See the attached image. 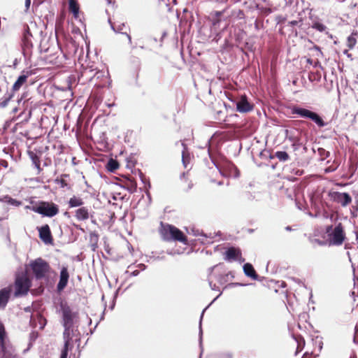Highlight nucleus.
Wrapping results in <instances>:
<instances>
[{
	"label": "nucleus",
	"instance_id": "obj_13",
	"mask_svg": "<svg viewBox=\"0 0 358 358\" xmlns=\"http://www.w3.org/2000/svg\"><path fill=\"white\" fill-rule=\"evenodd\" d=\"M29 323L33 328L39 327V329H43L46 325V320L41 314L38 313L36 315L31 316Z\"/></svg>",
	"mask_w": 358,
	"mask_h": 358
},
{
	"label": "nucleus",
	"instance_id": "obj_50",
	"mask_svg": "<svg viewBox=\"0 0 358 358\" xmlns=\"http://www.w3.org/2000/svg\"><path fill=\"white\" fill-rule=\"evenodd\" d=\"M31 4V0H25V7L28 9Z\"/></svg>",
	"mask_w": 358,
	"mask_h": 358
},
{
	"label": "nucleus",
	"instance_id": "obj_25",
	"mask_svg": "<svg viewBox=\"0 0 358 358\" xmlns=\"http://www.w3.org/2000/svg\"><path fill=\"white\" fill-rule=\"evenodd\" d=\"M358 34L357 31H353L347 38V45L350 49H353L357 44L355 36Z\"/></svg>",
	"mask_w": 358,
	"mask_h": 358
},
{
	"label": "nucleus",
	"instance_id": "obj_61",
	"mask_svg": "<svg viewBox=\"0 0 358 358\" xmlns=\"http://www.w3.org/2000/svg\"><path fill=\"white\" fill-rule=\"evenodd\" d=\"M114 306H115V303H113L112 306H110V308H111V309H113V307H114Z\"/></svg>",
	"mask_w": 358,
	"mask_h": 358
},
{
	"label": "nucleus",
	"instance_id": "obj_29",
	"mask_svg": "<svg viewBox=\"0 0 358 358\" xmlns=\"http://www.w3.org/2000/svg\"><path fill=\"white\" fill-rule=\"evenodd\" d=\"M13 93L7 92L3 96V98L0 100V108H3L6 107L8 104V102L13 98Z\"/></svg>",
	"mask_w": 358,
	"mask_h": 358
},
{
	"label": "nucleus",
	"instance_id": "obj_8",
	"mask_svg": "<svg viewBox=\"0 0 358 358\" xmlns=\"http://www.w3.org/2000/svg\"><path fill=\"white\" fill-rule=\"evenodd\" d=\"M30 280L27 277H18L15 280V296H19L26 294L30 287Z\"/></svg>",
	"mask_w": 358,
	"mask_h": 358
},
{
	"label": "nucleus",
	"instance_id": "obj_52",
	"mask_svg": "<svg viewBox=\"0 0 358 358\" xmlns=\"http://www.w3.org/2000/svg\"><path fill=\"white\" fill-rule=\"evenodd\" d=\"M335 170V169H331V167H328L325 169V172L326 173H329V172H331V171H334Z\"/></svg>",
	"mask_w": 358,
	"mask_h": 358
},
{
	"label": "nucleus",
	"instance_id": "obj_60",
	"mask_svg": "<svg viewBox=\"0 0 358 358\" xmlns=\"http://www.w3.org/2000/svg\"><path fill=\"white\" fill-rule=\"evenodd\" d=\"M347 255H348V256L349 259H350V252H347ZM350 260H351V259H350Z\"/></svg>",
	"mask_w": 358,
	"mask_h": 358
},
{
	"label": "nucleus",
	"instance_id": "obj_56",
	"mask_svg": "<svg viewBox=\"0 0 358 358\" xmlns=\"http://www.w3.org/2000/svg\"><path fill=\"white\" fill-rule=\"evenodd\" d=\"M208 153L210 157L211 158V154H210V148H208Z\"/></svg>",
	"mask_w": 358,
	"mask_h": 358
},
{
	"label": "nucleus",
	"instance_id": "obj_7",
	"mask_svg": "<svg viewBox=\"0 0 358 358\" xmlns=\"http://www.w3.org/2000/svg\"><path fill=\"white\" fill-rule=\"evenodd\" d=\"M213 162L222 176L234 178L239 177L238 169L231 162H224L221 166H218L213 161Z\"/></svg>",
	"mask_w": 358,
	"mask_h": 358
},
{
	"label": "nucleus",
	"instance_id": "obj_36",
	"mask_svg": "<svg viewBox=\"0 0 358 358\" xmlns=\"http://www.w3.org/2000/svg\"><path fill=\"white\" fill-rule=\"evenodd\" d=\"M215 358H232V355L229 352H220L215 355Z\"/></svg>",
	"mask_w": 358,
	"mask_h": 358
},
{
	"label": "nucleus",
	"instance_id": "obj_24",
	"mask_svg": "<svg viewBox=\"0 0 358 358\" xmlns=\"http://www.w3.org/2000/svg\"><path fill=\"white\" fill-rule=\"evenodd\" d=\"M219 266H220V264H217V265H215L208 268V272H209V273H208V284H209V286L210 287L211 289H213V290L220 291L219 287L215 284L213 283V281L210 277L213 274V271L217 269Z\"/></svg>",
	"mask_w": 358,
	"mask_h": 358
},
{
	"label": "nucleus",
	"instance_id": "obj_35",
	"mask_svg": "<svg viewBox=\"0 0 358 358\" xmlns=\"http://www.w3.org/2000/svg\"><path fill=\"white\" fill-rule=\"evenodd\" d=\"M38 334L37 331H33L30 333L29 335V345L31 346L32 345V342L35 341L36 339L38 338Z\"/></svg>",
	"mask_w": 358,
	"mask_h": 358
},
{
	"label": "nucleus",
	"instance_id": "obj_40",
	"mask_svg": "<svg viewBox=\"0 0 358 358\" xmlns=\"http://www.w3.org/2000/svg\"><path fill=\"white\" fill-rule=\"evenodd\" d=\"M334 231L333 225H328L326 227L325 232L328 236V238L329 237V234H331V233Z\"/></svg>",
	"mask_w": 358,
	"mask_h": 358
},
{
	"label": "nucleus",
	"instance_id": "obj_10",
	"mask_svg": "<svg viewBox=\"0 0 358 358\" xmlns=\"http://www.w3.org/2000/svg\"><path fill=\"white\" fill-rule=\"evenodd\" d=\"M31 36L29 28L27 26L24 31L22 38V53L25 57H29L31 55V48L33 47L31 40Z\"/></svg>",
	"mask_w": 358,
	"mask_h": 358
},
{
	"label": "nucleus",
	"instance_id": "obj_63",
	"mask_svg": "<svg viewBox=\"0 0 358 358\" xmlns=\"http://www.w3.org/2000/svg\"><path fill=\"white\" fill-rule=\"evenodd\" d=\"M17 111V108H13V112L15 113Z\"/></svg>",
	"mask_w": 358,
	"mask_h": 358
},
{
	"label": "nucleus",
	"instance_id": "obj_26",
	"mask_svg": "<svg viewBox=\"0 0 358 358\" xmlns=\"http://www.w3.org/2000/svg\"><path fill=\"white\" fill-rule=\"evenodd\" d=\"M119 168V164L117 160L110 159L108 160L107 164H106V169L113 173L115 172L117 169Z\"/></svg>",
	"mask_w": 358,
	"mask_h": 358
},
{
	"label": "nucleus",
	"instance_id": "obj_14",
	"mask_svg": "<svg viewBox=\"0 0 358 358\" xmlns=\"http://www.w3.org/2000/svg\"><path fill=\"white\" fill-rule=\"evenodd\" d=\"M39 237L45 243H50L52 241V237L50 227L45 224L38 228Z\"/></svg>",
	"mask_w": 358,
	"mask_h": 358
},
{
	"label": "nucleus",
	"instance_id": "obj_64",
	"mask_svg": "<svg viewBox=\"0 0 358 358\" xmlns=\"http://www.w3.org/2000/svg\"><path fill=\"white\" fill-rule=\"evenodd\" d=\"M108 1V3H111V1L110 0H106Z\"/></svg>",
	"mask_w": 358,
	"mask_h": 358
},
{
	"label": "nucleus",
	"instance_id": "obj_55",
	"mask_svg": "<svg viewBox=\"0 0 358 358\" xmlns=\"http://www.w3.org/2000/svg\"><path fill=\"white\" fill-rule=\"evenodd\" d=\"M222 294V292H220L218 296H217L213 301V302H214L219 296H220V295Z\"/></svg>",
	"mask_w": 358,
	"mask_h": 358
},
{
	"label": "nucleus",
	"instance_id": "obj_19",
	"mask_svg": "<svg viewBox=\"0 0 358 358\" xmlns=\"http://www.w3.org/2000/svg\"><path fill=\"white\" fill-rule=\"evenodd\" d=\"M244 274L253 280H258L259 275L257 274L253 266L250 263H246L243 266Z\"/></svg>",
	"mask_w": 358,
	"mask_h": 358
},
{
	"label": "nucleus",
	"instance_id": "obj_34",
	"mask_svg": "<svg viewBox=\"0 0 358 358\" xmlns=\"http://www.w3.org/2000/svg\"><path fill=\"white\" fill-rule=\"evenodd\" d=\"M182 145L184 148V150L182 151V162L184 166L187 167V162L188 161L189 156L185 154V150L186 149L185 144L184 143H182Z\"/></svg>",
	"mask_w": 358,
	"mask_h": 358
},
{
	"label": "nucleus",
	"instance_id": "obj_1",
	"mask_svg": "<svg viewBox=\"0 0 358 358\" xmlns=\"http://www.w3.org/2000/svg\"><path fill=\"white\" fill-rule=\"evenodd\" d=\"M159 233L165 241H179L187 243V237L183 232L173 225L161 222Z\"/></svg>",
	"mask_w": 358,
	"mask_h": 358
},
{
	"label": "nucleus",
	"instance_id": "obj_37",
	"mask_svg": "<svg viewBox=\"0 0 358 358\" xmlns=\"http://www.w3.org/2000/svg\"><path fill=\"white\" fill-rule=\"evenodd\" d=\"M5 329L3 324H0V345L4 344Z\"/></svg>",
	"mask_w": 358,
	"mask_h": 358
},
{
	"label": "nucleus",
	"instance_id": "obj_58",
	"mask_svg": "<svg viewBox=\"0 0 358 358\" xmlns=\"http://www.w3.org/2000/svg\"><path fill=\"white\" fill-rule=\"evenodd\" d=\"M102 72H97L96 75H97V78H99V74H101Z\"/></svg>",
	"mask_w": 358,
	"mask_h": 358
},
{
	"label": "nucleus",
	"instance_id": "obj_59",
	"mask_svg": "<svg viewBox=\"0 0 358 358\" xmlns=\"http://www.w3.org/2000/svg\"><path fill=\"white\" fill-rule=\"evenodd\" d=\"M141 178L143 182L145 183L144 179L143 178L142 173H141Z\"/></svg>",
	"mask_w": 358,
	"mask_h": 358
},
{
	"label": "nucleus",
	"instance_id": "obj_62",
	"mask_svg": "<svg viewBox=\"0 0 358 358\" xmlns=\"http://www.w3.org/2000/svg\"><path fill=\"white\" fill-rule=\"evenodd\" d=\"M356 340H357V338H356V336H354V342H355V343H356V342H357V341H356Z\"/></svg>",
	"mask_w": 358,
	"mask_h": 358
},
{
	"label": "nucleus",
	"instance_id": "obj_4",
	"mask_svg": "<svg viewBox=\"0 0 358 358\" xmlns=\"http://www.w3.org/2000/svg\"><path fill=\"white\" fill-rule=\"evenodd\" d=\"M31 210L35 213L49 217H52L59 213L57 205L45 201H41L38 205L32 206Z\"/></svg>",
	"mask_w": 358,
	"mask_h": 358
},
{
	"label": "nucleus",
	"instance_id": "obj_44",
	"mask_svg": "<svg viewBox=\"0 0 358 358\" xmlns=\"http://www.w3.org/2000/svg\"><path fill=\"white\" fill-rule=\"evenodd\" d=\"M301 20L297 21V20H292L289 22V24L292 26H296L298 25L299 22H301Z\"/></svg>",
	"mask_w": 358,
	"mask_h": 358
},
{
	"label": "nucleus",
	"instance_id": "obj_39",
	"mask_svg": "<svg viewBox=\"0 0 358 358\" xmlns=\"http://www.w3.org/2000/svg\"><path fill=\"white\" fill-rule=\"evenodd\" d=\"M136 188H137L136 182L131 181V187L129 188V191L130 192H136Z\"/></svg>",
	"mask_w": 358,
	"mask_h": 358
},
{
	"label": "nucleus",
	"instance_id": "obj_33",
	"mask_svg": "<svg viewBox=\"0 0 358 358\" xmlns=\"http://www.w3.org/2000/svg\"><path fill=\"white\" fill-rule=\"evenodd\" d=\"M312 28L319 31L320 32H323L326 30L327 27L322 23H320L319 22H315L312 24Z\"/></svg>",
	"mask_w": 358,
	"mask_h": 358
},
{
	"label": "nucleus",
	"instance_id": "obj_49",
	"mask_svg": "<svg viewBox=\"0 0 358 358\" xmlns=\"http://www.w3.org/2000/svg\"><path fill=\"white\" fill-rule=\"evenodd\" d=\"M34 166H35V168H36V169H37V171H38L37 173H38H38H41V171H42V169H41V166H40V164H37L34 165Z\"/></svg>",
	"mask_w": 358,
	"mask_h": 358
},
{
	"label": "nucleus",
	"instance_id": "obj_3",
	"mask_svg": "<svg viewBox=\"0 0 358 358\" xmlns=\"http://www.w3.org/2000/svg\"><path fill=\"white\" fill-rule=\"evenodd\" d=\"M30 267L36 280L44 278L50 270L49 264L41 257L31 261Z\"/></svg>",
	"mask_w": 358,
	"mask_h": 358
},
{
	"label": "nucleus",
	"instance_id": "obj_23",
	"mask_svg": "<svg viewBox=\"0 0 358 358\" xmlns=\"http://www.w3.org/2000/svg\"><path fill=\"white\" fill-rule=\"evenodd\" d=\"M28 75L22 74L20 75L17 80L15 82V83L13 85V91H17L20 89V87L24 84L27 80Z\"/></svg>",
	"mask_w": 358,
	"mask_h": 358
},
{
	"label": "nucleus",
	"instance_id": "obj_2",
	"mask_svg": "<svg viewBox=\"0 0 358 358\" xmlns=\"http://www.w3.org/2000/svg\"><path fill=\"white\" fill-rule=\"evenodd\" d=\"M292 113L299 115L301 117L308 118L314 122L319 127H323L327 125L321 116L312 110L301 108L299 106H294L292 108Z\"/></svg>",
	"mask_w": 358,
	"mask_h": 358
},
{
	"label": "nucleus",
	"instance_id": "obj_20",
	"mask_svg": "<svg viewBox=\"0 0 358 358\" xmlns=\"http://www.w3.org/2000/svg\"><path fill=\"white\" fill-rule=\"evenodd\" d=\"M215 278L218 283L222 285L232 280L234 275L231 271H229L226 273H218L215 275Z\"/></svg>",
	"mask_w": 358,
	"mask_h": 358
},
{
	"label": "nucleus",
	"instance_id": "obj_43",
	"mask_svg": "<svg viewBox=\"0 0 358 358\" xmlns=\"http://www.w3.org/2000/svg\"><path fill=\"white\" fill-rule=\"evenodd\" d=\"M244 284L239 283V282H234V283H229L227 286L228 287H234V286H244Z\"/></svg>",
	"mask_w": 358,
	"mask_h": 358
},
{
	"label": "nucleus",
	"instance_id": "obj_21",
	"mask_svg": "<svg viewBox=\"0 0 358 358\" xmlns=\"http://www.w3.org/2000/svg\"><path fill=\"white\" fill-rule=\"evenodd\" d=\"M108 22L110 24L111 29L115 33H120L122 34H124L127 36V38H128L129 43L131 45L132 43H131V36L129 34H128L127 33L122 32V30L125 27L124 23H121V24H119L116 25L115 24H113L111 22L110 19L108 20Z\"/></svg>",
	"mask_w": 358,
	"mask_h": 358
},
{
	"label": "nucleus",
	"instance_id": "obj_9",
	"mask_svg": "<svg viewBox=\"0 0 358 358\" xmlns=\"http://www.w3.org/2000/svg\"><path fill=\"white\" fill-rule=\"evenodd\" d=\"M329 196L333 201L340 203L343 207L352 202V197L347 192H329Z\"/></svg>",
	"mask_w": 358,
	"mask_h": 358
},
{
	"label": "nucleus",
	"instance_id": "obj_46",
	"mask_svg": "<svg viewBox=\"0 0 358 358\" xmlns=\"http://www.w3.org/2000/svg\"><path fill=\"white\" fill-rule=\"evenodd\" d=\"M137 267L138 268H140L141 271H143V270L145 269L146 266L145 264H138Z\"/></svg>",
	"mask_w": 358,
	"mask_h": 358
},
{
	"label": "nucleus",
	"instance_id": "obj_38",
	"mask_svg": "<svg viewBox=\"0 0 358 358\" xmlns=\"http://www.w3.org/2000/svg\"><path fill=\"white\" fill-rule=\"evenodd\" d=\"M207 308H206L203 311H202V313L201 315V317H200V322H199V341H200V344L201 343V339H202V329H201V321H202V319H203V314H204V312L206 310Z\"/></svg>",
	"mask_w": 358,
	"mask_h": 358
},
{
	"label": "nucleus",
	"instance_id": "obj_18",
	"mask_svg": "<svg viewBox=\"0 0 358 358\" xmlns=\"http://www.w3.org/2000/svg\"><path fill=\"white\" fill-rule=\"evenodd\" d=\"M14 350L12 348H7L5 344L0 345V358H15Z\"/></svg>",
	"mask_w": 358,
	"mask_h": 358
},
{
	"label": "nucleus",
	"instance_id": "obj_30",
	"mask_svg": "<svg viewBox=\"0 0 358 358\" xmlns=\"http://www.w3.org/2000/svg\"><path fill=\"white\" fill-rule=\"evenodd\" d=\"M275 155L280 162H286L289 159V155L285 151H277Z\"/></svg>",
	"mask_w": 358,
	"mask_h": 358
},
{
	"label": "nucleus",
	"instance_id": "obj_32",
	"mask_svg": "<svg viewBox=\"0 0 358 358\" xmlns=\"http://www.w3.org/2000/svg\"><path fill=\"white\" fill-rule=\"evenodd\" d=\"M4 201L8 203L10 205L15 206H19L21 205L22 202L20 201H17L15 199H13L10 196H5L4 197Z\"/></svg>",
	"mask_w": 358,
	"mask_h": 358
},
{
	"label": "nucleus",
	"instance_id": "obj_51",
	"mask_svg": "<svg viewBox=\"0 0 358 358\" xmlns=\"http://www.w3.org/2000/svg\"><path fill=\"white\" fill-rule=\"evenodd\" d=\"M61 187H64L67 185L66 182L64 180H60Z\"/></svg>",
	"mask_w": 358,
	"mask_h": 358
},
{
	"label": "nucleus",
	"instance_id": "obj_54",
	"mask_svg": "<svg viewBox=\"0 0 358 358\" xmlns=\"http://www.w3.org/2000/svg\"><path fill=\"white\" fill-rule=\"evenodd\" d=\"M319 152H320V155H322L323 152L324 153L326 152L325 150L322 149H322H319Z\"/></svg>",
	"mask_w": 358,
	"mask_h": 358
},
{
	"label": "nucleus",
	"instance_id": "obj_31",
	"mask_svg": "<svg viewBox=\"0 0 358 358\" xmlns=\"http://www.w3.org/2000/svg\"><path fill=\"white\" fill-rule=\"evenodd\" d=\"M28 155L31 159L34 166L37 164H41L40 157L37 155L36 153L34 152L33 151H28Z\"/></svg>",
	"mask_w": 358,
	"mask_h": 358
},
{
	"label": "nucleus",
	"instance_id": "obj_47",
	"mask_svg": "<svg viewBox=\"0 0 358 358\" xmlns=\"http://www.w3.org/2000/svg\"><path fill=\"white\" fill-rule=\"evenodd\" d=\"M139 271L138 270H135L134 271H132L131 273H130V275L131 276H137L138 274H139Z\"/></svg>",
	"mask_w": 358,
	"mask_h": 358
},
{
	"label": "nucleus",
	"instance_id": "obj_5",
	"mask_svg": "<svg viewBox=\"0 0 358 358\" xmlns=\"http://www.w3.org/2000/svg\"><path fill=\"white\" fill-rule=\"evenodd\" d=\"M60 310L62 317L63 327H73L78 313L73 312L66 303H61Z\"/></svg>",
	"mask_w": 358,
	"mask_h": 358
},
{
	"label": "nucleus",
	"instance_id": "obj_15",
	"mask_svg": "<svg viewBox=\"0 0 358 358\" xmlns=\"http://www.w3.org/2000/svg\"><path fill=\"white\" fill-rule=\"evenodd\" d=\"M63 338L64 340V348H69L73 337L75 336L73 327H64Z\"/></svg>",
	"mask_w": 358,
	"mask_h": 358
},
{
	"label": "nucleus",
	"instance_id": "obj_57",
	"mask_svg": "<svg viewBox=\"0 0 358 358\" xmlns=\"http://www.w3.org/2000/svg\"><path fill=\"white\" fill-rule=\"evenodd\" d=\"M345 249L350 248V245L349 244H345Z\"/></svg>",
	"mask_w": 358,
	"mask_h": 358
},
{
	"label": "nucleus",
	"instance_id": "obj_16",
	"mask_svg": "<svg viewBox=\"0 0 358 358\" xmlns=\"http://www.w3.org/2000/svg\"><path fill=\"white\" fill-rule=\"evenodd\" d=\"M10 296V289L5 287L0 290V308L4 309Z\"/></svg>",
	"mask_w": 358,
	"mask_h": 358
},
{
	"label": "nucleus",
	"instance_id": "obj_6",
	"mask_svg": "<svg viewBox=\"0 0 358 358\" xmlns=\"http://www.w3.org/2000/svg\"><path fill=\"white\" fill-rule=\"evenodd\" d=\"M345 239L344 227L341 222H338L334 228L331 234H329V242L330 245L339 246L343 244Z\"/></svg>",
	"mask_w": 358,
	"mask_h": 358
},
{
	"label": "nucleus",
	"instance_id": "obj_17",
	"mask_svg": "<svg viewBox=\"0 0 358 358\" xmlns=\"http://www.w3.org/2000/svg\"><path fill=\"white\" fill-rule=\"evenodd\" d=\"M241 255V253L239 250L231 247L226 250L224 259L229 262L234 261L236 260Z\"/></svg>",
	"mask_w": 358,
	"mask_h": 358
},
{
	"label": "nucleus",
	"instance_id": "obj_42",
	"mask_svg": "<svg viewBox=\"0 0 358 358\" xmlns=\"http://www.w3.org/2000/svg\"><path fill=\"white\" fill-rule=\"evenodd\" d=\"M0 165L3 166L4 168H7L8 166V163L7 161L4 160V159H1L0 160Z\"/></svg>",
	"mask_w": 358,
	"mask_h": 358
},
{
	"label": "nucleus",
	"instance_id": "obj_11",
	"mask_svg": "<svg viewBox=\"0 0 358 358\" xmlns=\"http://www.w3.org/2000/svg\"><path fill=\"white\" fill-rule=\"evenodd\" d=\"M69 279V273L68 268L66 266H63L61 268L59 273V280L57 285V290L60 292L64 289L66 287Z\"/></svg>",
	"mask_w": 358,
	"mask_h": 358
},
{
	"label": "nucleus",
	"instance_id": "obj_27",
	"mask_svg": "<svg viewBox=\"0 0 358 358\" xmlns=\"http://www.w3.org/2000/svg\"><path fill=\"white\" fill-rule=\"evenodd\" d=\"M83 204V201L79 197L73 196L69 201V206L70 208L81 206Z\"/></svg>",
	"mask_w": 358,
	"mask_h": 358
},
{
	"label": "nucleus",
	"instance_id": "obj_53",
	"mask_svg": "<svg viewBox=\"0 0 358 358\" xmlns=\"http://www.w3.org/2000/svg\"><path fill=\"white\" fill-rule=\"evenodd\" d=\"M285 230H286V231H292V227H291L290 226H287V227H285Z\"/></svg>",
	"mask_w": 358,
	"mask_h": 358
},
{
	"label": "nucleus",
	"instance_id": "obj_12",
	"mask_svg": "<svg viewBox=\"0 0 358 358\" xmlns=\"http://www.w3.org/2000/svg\"><path fill=\"white\" fill-rule=\"evenodd\" d=\"M236 110L239 113H245L253 109V105L247 99L246 96H241L236 103Z\"/></svg>",
	"mask_w": 358,
	"mask_h": 358
},
{
	"label": "nucleus",
	"instance_id": "obj_41",
	"mask_svg": "<svg viewBox=\"0 0 358 358\" xmlns=\"http://www.w3.org/2000/svg\"><path fill=\"white\" fill-rule=\"evenodd\" d=\"M68 352H69V348H64L62 351V354H61L60 358H67V357H68Z\"/></svg>",
	"mask_w": 358,
	"mask_h": 358
},
{
	"label": "nucleus",
	"instance_id": "obj_22",
	"mask_svg": "<svg viewBox=\"0 0 358 358\" xmlns=\"http://www.w3.org/2000/svg\"><path fill=\"white\" fill-rule=\"evenodd\" d=\"M75 217L79 221H84L89 218V211L86 207H81L76 210Z\"/></svg>",
	"mask_w": 358,
	"mask_h": 358
},
{
	"label": "nucleus",
	"instance_id": "obj_45",
	"mask_svg": "<svg viewBox=\"0 0 358 358\" xmlns=\"http://www.w3.org/2000/svg\"><path fill=\"white\" fill-rule=\"evenodd\" d=\"M343 54L345 55L348 58L352 60V54L349 53L348 50H343Z\"/></svg>",
	"mask_w": 358,
	"mask_h": 358
},
{
	"label": "nucleus",
	"instance_id": "obj_48",
	"mask_svg": "<svg viewBox=\"0 0 358 358\" xmlns=\"http://www.w3.org/2000/svg\"><path fill=\"white\" fill-rule=\"evenodd\" d=\"M34 166H35V168H36V169H37V171H38L37 173H38H38H41V171H42V169H41V166H40V164H37L34 165Z\"/></svg>",
	"mask_w": 358,
	"mask_h": 358
},
{
	"label": "nucleus",
	"instance_id": "obj_28",
	"mask_svg": "<svg viewBox=\"0 0 358 358\" xmlns=\"http://www.w3.org/2000/svg\"><path fill=\"white\" fill-rule=\"evenodd\" d=\"M69 10L75 17H78L79 13V6L74 0H69Z\"/></svg>",
	"mask_w": 358,
	"mask_h": 358
}]
</instances>
